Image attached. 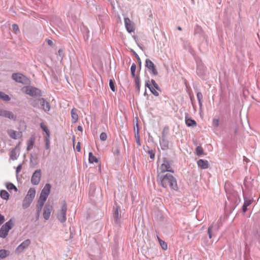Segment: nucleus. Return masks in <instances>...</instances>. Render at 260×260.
<instances>
[{
	"label": "nucleus",
	"mask_w": 260,
	"mask_h": 260,
	"mask_svg": "<svg viewBox=\"0 0 260 260\" xmlns=\"http://www.w3.org/2000/svg\"><path fill=\"white\" fill-rule=\"evenodd\" d=\"M157 181L162 187L170 188L171 189L177 190L178 188L177 180L171 174H158L157 176Z\"/></svg>",
	"instance_id": "nucleus-1"
},
{
	"label": "nucleus",
	"mask_w": 260,
	"mask_h": 260,
	"mask_svg": "<svg viewBox=\"0 0 260 260\" xmlns=\"http://www.w3.org/2000/svg\"><path fill=\"white\" fill-rule=\"evenodd\" d=\"M50 189L51 185L49 184H46L41 191L40 198L38 201L39 206L37 208L38 215H39V213L50 193Z\"/></svg>",
	"instance_id": "nucleus-2"
},
{
	"label": "nucleus",
	"mask_w": 260,
	"mask_h": 260,
	"mask_svg": "<svg viewBox=\"0 0 260 260\" xmlns=\"http://www.w3.org/2000/svg\"><path fill=\"white\" fill-rule=\"evenodd\" d=\"M166 172L174 173L170 161L166 158H164L162 162L157 168V174H165Z\"/></svg>",
	"instance_id": "nucleus-3"
},
{
	"label": "nucleus",
	"mask_w": 260,
	"mask_h": 260,
	"mask_svg": "<svg viewBox=\"0 0 260 260\" xmlns=\"http://www.w3.org/2000/svg\"><path fill=\"white\" fill-rule=\"evenodd\" d=\"M36 194V190L34 188H30L22 202V207L24 209L28 208L32 203Z\"/></svg>",
	"instance_id": "nucleus-4"
},
{
	"label": "nucleus",
	"mask_w": 260,
	"mask_h": 260,
	"mask_svg": "<svg viewBox=\"0 0 260 260\" xmlns=\"http://www.w3.org/2000/svg\"><path fill=\"white\" fill-rule=\"evenodd\" d=\"M13 225L11 219L4 224L0 230V237L5 238L8 235L9 231L12 229Z\"/></svg>",
	"instance_id": "nucleus-5"
},
{
	"label": "nucleus",
	"mask_w": 260,
	"mask_h": 260,
	"mask_svg": "<svg viewBox=\"0 0 260 260\" xmlns=\"http://www.w3.org/2000/svg\"><path fill=\"white\" fill-rule=\"evenodd\" d=\"M24 92L26 94L31 96H41V91L35 87L27 86L25 88Z\"/></svg>",
	"instance_id": "nucleus-6"
},
{
	"label": "nucleus",
	"mask_w": 260,
	"mask_h": 260,
	"mask_svg": "<svg viewBox=\"0 0 260 260\" xmlns=\"http://www.w3.org/2000/svg\"><path fill=\"white\" fill-rule=\"evenodd\" d=\"M67 207L66 203H63L61 210L57 214V218L61 222H64L66 220V213Z\"/></svg>",
	"instance_id": "nucleus-7"
},
{
	"label": "nucleus",
	"mask_w": 260,
	"mask_h": 260,
	"mask_svg": "<svg viewBox=\"0 0 260 260\" xmlns=\"http://www.w3.org/2000/svg\"><path fill=\"white\" fill-rule=\"evenodd\" d=\"M0 116L13 120H15L16 119V116L12 112L1 108H0Z\"/></svg>",
	"instance_id": "nucleus-8"
},
{
	"label": "nucleus",
	"mask_w": 260,
	"mask_h": 260,
	"mask_svg": "<svg viewBox=\"0 0 260 260\" xmlns=\"http://www.w3.org/2000/svg\"><path fill=\"white\" fill-rule=\"evenodd\" d=\"M145 67L152 73L153 75H157L158 74V72L155 68V66L149 59H147L146 60Z\"/></svg>",
	"instance_id": "nucleus-9"
},
{
	"label": "nucleus",
	"mask_w": 260,
	"mask_h": 260,
	"mask_svg": "<svg viewBox=\"0 0 260 260\" xmlns=\"http://www.w3.org/2000/svg\"><path fill=\"white\" fill-rule=\"evenodd\" d=\"M12 77L15 81L21 83H26L28 81V79L25 76L20 73L13 74Z\"/></svg>",
	"instance_id": "nucleus-10"
},
{
	"label": "nucleus",
	"mask_w": 260,
	"mask_h": 260,
	"mask_svg": "<svg viewBox=\"0 0 260 260\" xmlns=\"http://www.w3.org/2000/svg\"><path fill=\"white\" fill-rule=\"evenodd\" d=\"M41 177V171L40 170H36L33 174L31 182L34 185H37L39 183Z\"/></svg>",
	"instance_id": "nucleus-11"
},
{
	"label": "nucleus",
	"mask_w": 260,
	"mask_h": 260,
	"mask_svg": "<svg viewBox=\"0 0 260 260\" xmlns=\"http://www.w3.org/2000/svg\"><path fill=\"white\" fill-rule=\"evenodd\" d=\"M53 207L49 204H46L44 208L43 216L45 220H48L50 218Z\"/></svg>",
	"instance_id": "nucleus-12"
},
{
	"label": "nucleus",
	"mask_w": 260,
	"mask_h": 260,
	"mask_svg": "<svg viewBox=\"0 0 260 260\" xmlns=\"http://www.w3.org/2000/svg\"><path fill=\"white\" fill-rule=\"evenodd\" d=\"M30 244V241L29 239H27L23 241L21 244H20L16 248V252L18 253L22 252L25 249L27 248Z\"/></svg>",
	"instance_id": "nucleus-13"
},
{
	"label": "nucleus",
	"mask_w": 260,
	"mask_h": 260,
	"mask_svg": "<svg viewBox=\"0 0 260 260\" xmlns=\"http://www.w3.org/2000/svg\"><path fill=\"white\" fill-rule=\"evenodd\" d=\"M124 23L126 28L129 32H133L135 30L134 25L128 18H124Z\"/></svg>",
	"instance_id": "nucleus-14"
},
{
	"label": "nucleus",
	"mask_w": 260,
	"mask_h": 260,
	"mask_svg": "<svg viewBox=\"0 0 260 260\" xmlns=\"http://www.w3.org/2000/svg\"><path fill=\"white\" fill-rule=\"evenodd\" d=\"M7 133L11 138L15 140L17 139L20 135V133L12 129H8Z\"/></svg>",
	"instance_id": "nucleus-15"
},
{
	"label": "nucleus",
	"mask_w": 260,
	"mask_h": 260,
	"mask_svg": "<svg viewBox=\"0 0 260 260\" xmlns=\"http://www.w3.org/2000/svg\"><path fill=\"white\" fill-rule=\"evenodd\" d=\"M39 101L43 109L46 112L49 111L50 109V106L49 103L44 99H41L39 100Z\"/></svg>",
	"instance_id": "nucleus-16"
},
{
	"label": "nucleus",
	"mask_w": 260,
	"mask_h": 260,
	"mask_svg": "<svg viewBox=\"0 0 260 260\" xmlns=\"http://www.w3.org/2000/svg\"><path fill=\"white\" fill-rule=\"evenodd\" d=\"M197 164L199 167L202 169H206L209 167V163L207 160H204L202 159H199L197 161Z\"/></svg>",
	"instance_id": "nucleus-17"
},
{
	"label": "nucleus",
	"mask_w": 260,
	"mask_h": 260,
	"mask_svg": "<svg viewBox=\"0 0 260 260\" xmlns=\"http://www.w3.org/2000/svg\"><path fill=\"white\" fill-rule=\"evenodd\" d=\"M41 127L43 130L44 132L46 133V136H45V141L47 143L49 141V139L50 137V132L47 126L44 123H41Z\"/></svg>",
	"instance_id": "nucleus-18"
},
{
	"label": "nucleus",
	"mask_w": 260,
	"mask_h": 260,
	"mask_svg": "<svg viewBox=\"0 0 260 260\" xmlns=\"http://www.w3.org/2000/svg\"><path fill=\"white\" fill-rule=\"evenodd\" d=\"M253 202V199H245L244 202L242 207V210L243 212H245L247 209V207L252 204Z\"/></svg>",
	"instance_id": "nucleus-19"
},
{
	"label": "nucleus",
	"mask_w": 260,
	"mask_h": 260,
	"mask_svg": "<svg viewBox=\"0 0 260 260\" xmlns=\"http://www.w3.org/2000/svg\"><path fill=\"white\" fill-rule=\"evenodd\" d=\"M72 121L73 123H76L78 119V115L77 110L74 108L71 111Z\"/></svg>",
	"instance_id": "nucleus-20"
},
{
	"label": "nucleus",
	"mask_w": 260,
	"mask_h": 260,
	"mask_svg": "<svg viewBox=\"0 0 260 260\" xmlns=\"http://www.w3.org/2000/svg\"><path fill=\"white\" fill-rule=\"evenodd\" d=\"M149 81L148 80L145 83V86L147 87L150 90V91L152 92L153 94H154L155 96H158L159 93L152 87L151 86V85L149 84Z\"/></svg>",
	"instance_id": "nucleus-21"
},
{
	"label": "nucleus",
	"mask_w": 260,
	"mask_h": 260,
	"mask_svg": "<svg viewBox=\"0 0 260 260\" xmlns=\"http://www.w3.org/2000/svg\"><path fill=\"white\" fill-rule=\"evenodd\" d=\"M89 162L90 164H93V162L98 163L99 159L98 158L95 156L92 152L89 153V158H88Z\"/></svg>",
	"instance_id": "nucleus-22"
},
{
	"label": "nucleus",
	"mask_w": 260,
	"mask_h": 260,
	"mask_svg": "<svg viewBox=\"0 0 260 260\" xmlns=\"http://www.w3.org/2000/svg\"><path fill=\"white\" fill-rule=\"evenodd\" d=\"M35 142V138L34 137H31L29 139V140L27 141V150H30L33 147L34 144Z\"/></svg>",
	"instance_id": "nucleus-23"
},
{
	"label": "nucleus",
	"mask_w": 260,
	"mask_h": 260,
	"mask_svg": "<svg viewBox=\"0 0 260 260\" xmlns=\"http://www.w3.org/2000/svg\"><path fill=\"white\" fill-rule=\"evenodd\" d=\"M185 123L188 126H196L197 124L195 120L187 118L185 119Z\"/></svg>",
	"instance_id": "nucleus-24"
},
{
	"label": "nucleus",
	"mask_w": 260,
	"mask_h": 260,
	"mask_svg": "<svg viewBox=\"0 0 260 260\" xmlns=\"http://www.w3.org/2000/svg\"><path fill=\"white\" fill-rule=\"evenodd\" d=\"M1 197L5 200H8L9 198V193L5 190H2L0 192Z\"/></svg>",
	"instance_id": "nucleus-25"
},
{
	"label": "nucleus",
	"mask_w": 260,
	"mask_h": 260,
	"mask_svg": "<svg viewBox=\"0 0 260 260\" xmlns=\"http://www.w3.org/2000/svg\"><path fill=\"white\" fill-rule=\"evenodd\" d=\"M10 254V251L5 249L0 250V257L1 258H5Z\"/></svg>",
	"instance_id": "nucleus-26"
},
{
	"label": "nucleus",
	"mask_w": 260,
	"mask_h": 260,
	"mask_svg": "<svg viewBox=\"0 0 260 260\" xmlns=\"http://www.w3.org/2000/svg\"><path fill=\"white\" fill-rule=\"evenodd\" d=\"M157 239H158L159 243L161 247H162V248L164 250H167L168 248V245H167V243L166 242H165L164 241H162V240H161L160 239V238L158 237H157Z\"/></svg>",
	"instance_id": "nucleus-27"
},
{
	"label": "nucleus",
	"mask_w": 260,
	"mask_h": 260,
	"mask_svg": "<svg viewBox=\"0 0 260 260\" xmlns=\"http://www.w3.org/2000/svg\"><path fill=\"white\" fill-rule=\"evenodd\" d=\"M6 187L9 190H11L12 189H14V190L16 192L17 191V187L12 183H7L6 184Z\"/></svg>",
	"instance_id": "nucleus-28"
},
{
	"label": "nucleus",
	"mask_w": 260,
	"mask_h": 260,
	"mask_svg": "<svg viewBox=\"0 0 260 260\" xmlns=\"http://www.w3.org/2000/svg\"><path fill=\"white\" fill-rule=\"evenodd\" d=\"M196 153L199 156L204 154L203 148L201 146H198L196 149Z\"/></svg>",
	"instance_id": "nucleus-29"
},
{
	"label": "nucleus",
	"mask_w": 260,
	"mask_h": 260,
	"mask_svg": "<svg viewBox=\"0 0 260 260\" xmlns=\"http://www.w3.org/2000/svg\"><path fill=\"white\" fill-rule=\"evenodd\" d=\"M0 99L5 101H8L10 100L9 96L8 95L2 92H0Z\"/></svg>",
	"instance_id": "nucleus-30"
},
{
	"label": "nucleus",
	"mask_w": 260,
	"mask_h": 260,
	"mask_svg": "<svg viewBox=\"0 0 260 260\" xmlns=\"http://www.w3.org/2000/svg\"><path fill=\"white\" fill-rule=\"evenodd\" d=\"M135 85L137 91L139 92L140 90V80L139 77L135 78Z\"/></svg>",
	"instance_id": "nucleus-31"
},
{
	"label": "nucleus",
	"mask_w": 260,
	"mask_h": 260,
	"mask_svg": "<svg viewBox=\"0 0 260 260\" xmlns=\"http://www.w3.org/2000/svg\"><path fill=\"white\" fill-rule=\"evenodd\" d=\"M135 138H136V143H137V145L139 146H140L141 145V142H140V137L139 135L138 129L137 130V133H135Z\"/></svg>",
	"instance_id": "nucleus-32"
},
{
	"label": "nucleus",
	"mask_w": 260,
	"mask_h": 260,
	"mask_svg": "<svg viewBox=\"0 0 260 260\" xmlns=\"http://www.w3.org/2000/svg\"><path fill=\"white\" fill-rule=\"evenodd\" d=\"M109 86L111 89L114 92L115 91V87L114 85V82L112 79H110L109 81Z\"/></svg>",
	"instance_id": "nucleus-33"
},
{
	"label": "nucleus",
	"mask_w": 260,
	"mask_h": 260,
	"mask_svg": "<svg viewBox=\"0 0 260 260\" xmlns=\"http://www.w3.org/2000/svg\"><path fill=\"white\" fill-rule=\"evenodd\" d=\"M136 70V66L135 64H133L131 67V71L133 77L135 76V71Z\"/></svg>",
	"instance_id": "nucleus-34"
},
{
	"label": "nucleus",
	"mask_w": 260,
	"mask_h": 260,
	"mask_svg": "<svg viewBox=\"0 0 260 260\" xmlns=\"http://www.w3.org/2000/svg\"><path fill=\"white\" fill-rule=\"evenodd\" d=\"M150 157L151 159H153L155 157V151L153 150H150L148 151Z\"/></svg>",
	"instance_id": "nucleus-35"
},
{
	"label": "nucleus",
	"mask_w": 260,
	"mask_h": 260,
	"mask_svg": "<svg viewBox=\"0 0 260 260\" xmlns=\"http://www.w3.org/2000/svg\"><path fill=\"white\" fill-rule=\"evenodd\" d=\"M212 125L214 127H217L219 125V120L218 119H213L212 120Z\"/></svg>",
	"instance_id": "nucleus-36"
},
{
	"label": "nucleus",
	"mask_w": 260,
	"mask_h": 260,
	"mask_svg": "<svg viewBox=\"0 0 260 260\" xmlns=\"http://www.w3.org/2000/svg\"><path fill=\"white\" fill-rule=\"evenodd\" d=\"M151 82L152 84V85L153 86V87L157 90H160V88L159 87L158 85H157V84L156 83V82L153 79H152L151 81Z\"/></svg>",
	"instance_id": "nucleus-37"
},
{
	"label": "nucleus",
	"mask_w": 260,
	"mask_h": 260,
	"mask_svg": "<svg viewBox=\"0 0 260 260\" xmlns=\"http://www.w3.org/2000/svg\"><path fill=\"white\" fill-rule=\"evenodd\" d=\"M114 216V217L115 218V219L116 220L119 219L120 217V214L119 213V211H118V209L117 208L115 211Z\"/></svg>",
	"instance_id": "nucleus-38"
},
{
	"label": "nucleus",
	"mask_w": 260,
	"mask_h": 260,
	"mask_svg": "<svg viewBox=\"0 0 260 260\" xmlns=\"http://www.w3.org/2000/svg\"><path fill=\"white\" fill-rule=\"evenodd\" d=\"M100 139L102 140V141H106V139H107V134L105 133H102L101 134H100Z\"/></svg>",
	"instance_id": "nucleus-39"
},
{
	"label": "nucleus",
	"mask_w": 260,
	"mask_h": 260,
	"mask_svg": "<svg viewBox=\"0 0 260 260\" xmlns=\"http://www.w3.org/2000/svg\"><path fill=\"white\" fill-rule=\"evenodd\" d=\"M12 28H13V31L15 33H17L18 31H19V27L16 24H14L12 25Z\"/></svg>",
	"instance_id": "nucleus-40"
},
{
	"label": "nucleus",
	"mask_w": 260,
	"mask_h": 260,
	"mask_svg": "<svg viewBox=\"0 0 260 260\" xmlns=\"http://www.w3.org/2000/svg\"><path fill=\"white\" fill-rule=\"evenodd\" d=\"M212 230V225H210L208 228V234L209 235V237L210 239H211L212 237V234H211Z\"/></svg>",
	"instance_id": "nucleus-41"
},
{
	"label": "nucleus",
	"mask_w": 260,
	"mask_h": 260,
	"mask_svg": "<svg viewBox=\"0 0 260 260\" xmlns=\"http://www.w3.org/2000/svg\"><path fill=\"white\" fill-rule=\"evenodd\" d=\"M197 98H198V100L199 102L200 103H201V100H202V99L203 98L202 94L201 92H198V93L197 94Z\"/></svg>",
	"instance_id": "nucleus-42"
},
{
	"label": "nucleus",
	"mask_w": 260,
	"mask_h": 260,
	"mask_svg": "<svg viewBox=\"0 0 260 260\" xmlns=\"http://www.w3.org/2000/svg\"><path fill=\"white\" fill-rule=\"evenodd\" d=\"M58 52L59 55L61 57V59H62L64 56L63 50L62 49H59Z\"/></svg>",
	"instance_id": "nucleus-43"
},
{
	"label": "nucleus",
	"mask_w": 260,
	"mask_h": 260,
	"mask_svg": "<svg viewBox=\"0 0 260 260\" xmlns=\"http://www.w3.org/2000/svg\"><path fill=\"white\" fill-rule=\"evenodd\" d=\"M21 169H22V166L21 165H19L16 168V173L18 174L19 173L21 170Z\"/></svg>",
	"instance_id": "nucleus-44"
},
{
	"label": "nucleus",
	"mask_w": 260,
	"mask_h": 260,
	"mask_svg": "<svg viewBox=\"0 0 260 260\" xmlns=\"http://www.w3.org/2000/svg\"><path fill=\"white\" fill-rule=\"evenodd\" d=\"M5 221V217L3 215L0 214V225L2 224Z\"/></svg>",
	"instance_id": "nucleus-45"
},
{
	"label": "nucleus",
	"mask_w": 260,
	"mask_h": 260,
	"mask_svg": "<svg viewBox=\"0 0 260 260\" xmlns=\"http://www.w3.org/2000/svg\"><path fill=\"white\" fill-rule=\"evenodd\" d=\"M76 148L78 152L81 151L80 143L78 142L76 146Z\"/></svg>",
	"instance_id": "nucleus-46"
},
{
	"label": "nucleus",
	"mask_w": 260,
	"mask_h": 260,
	"mask_svg": "<svg viewBox=\"0 0 260 260\" xmlns=\"http://www.w3.org/2000/svg\"><path fill=\"white\" fill-rule=\"evenodd\" d=\"M47 42L49 46H52L53 45V42L51 40H47Z\"/></svg>",
	"instance_id": "nucleus-47"
},
{
	"label": "nucleus",
	"mask_w": 260,
	"mask_h": 260,
	"mask_svg": "<svg viewBox=\"0 0 260 260\" xmlns=\"http://www.w3.org/2000/svg\"><path fill=\"white\" fill-rule=\"evenodd\" d=\"M49 141L47 143L46 142V148L47 149H48L49 148Z\"/></svg>",
	"instance_id": "nucleus-48"
},
{
	"label": "nucleus",
	"mask_w": 260,
	"mask_h": 260,
	"mask_svg": "<svg viewBox=\"0 0 260 260\" xmlns=\"http://www.w3.org/2000/svg\"><path fill=\"white\" fill-rule=\"evenodd\" d=\"M82 127L81 126H78V129L79 131H82Z\"/></svg>",
	"instance_id": "nucleus-49"
},
{
	"label": "nucleus",
	"mask_w": 260,
	"mask_h": 260,
	"mask_svg": "<svg viewBox=\"0 0 260 260\" xmlns=\"http://www.w3.org/2000/svg\"><path fill=\"white\" fill-rule=\"evenodd\" d=\"M75 140V136H74V137H73V144L74 143Z\"/></svg>",
	"instance_id": "nucleus-50"
},
{
	"label": "nucleus",
	"mask_w": 260,
	"mask_h": 260,
	"mask_svg": "<svg viewBox=\"0 0 260 260\" xmlns=\"http://www.w3.org/2000/svg\"><path fill=\"white\" fill-rule=\"evenodd\" d=\"M178 29L179 30H182V28H181V27L178 26Z\"/></svg>",
	"instance_id": "nucleus-51"
},
{
	"label": "nucleus",
	"mask_w": 260,
	"mask_h": 260,
	"mask_svg": "<svg viewBox=\"0 0 260 260\" xmlns=\"http://www.w3.org/2000/svg\"><path fill=\"white\" fill-rule=\"evenodd\" d=\"M32 105L34 107H35V106H36V104L34 103L32 104Z\"/></svg>",
	"instance_id": "nucleus-52"
},
{
	"label": "nucleus",
	"mask_w": 260,
	"mask_h": 260,
	"mask_svg": "<svg viewBox=\"0 0 260 260\" xmlns=\"http://www.w3.org/2000/svg\"><path fill=\"white\" fill-rule=\"evenodd\" d=\"M116 153H119V150H117V151H116Z\"/></svg>",
	"instance_id": "nucleus-53"
}]
</instances>
